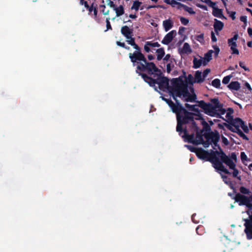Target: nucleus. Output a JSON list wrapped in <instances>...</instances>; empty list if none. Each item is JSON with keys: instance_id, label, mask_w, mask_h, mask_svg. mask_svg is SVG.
I'll return each instance as SVG.
<instances>
[{"instance_id": "obj_1", "label": "nucleus", "mask_w": 252, "mask_h": 252, "mask_svg": "<svg viewBox=\"0 0 252 252\" xmlns=\"http://www.w3.org/2000/svg\"><path fill=\"white\" fill-rule=\"evenodd\" d=\"M142 68L144 69L138 73L139 75L145 82L154 87L155 91L158 92L156 84L158 85V88L161 91H169L171 87L169 85V79L162 75L161 70L154 63H150L145 66H142Z\"/></svg>"}, {"instance_id": "obj_2", "label": "nucleus", "mask_w": 252, "mask_h": 252, "mask_svg": "<svg viewBox=\"0 0 252 252\" xmlns=\"http://www.w3.org/2000/svg\"><path fill=\"white\" fill-rule=\"evenodd\" d=\"M220 151H214L212 150L211 152L205 151L202 148H198L196 152V156L201 159L210 161L216 171L220 174V147L218 145Z\"/></svg>"}, {"instance_id": "obj_3", "label": "nucleus", "mask_w": 252, "mask_h": 252, "mask_svg": "<svg viewBox=\"0 0 252 252\" xmlns=\"http://www.w3.org/2000/svg\"><path fill=\"white\" fill-rule=\"evenodd\" d=\"M235 200L236 202L239 203L240 205H246L250 208L247 211V213L249 216L250 220H245V226L246 227L245 231L249 239L252 238V202L251 200V195L249 196H246L238 193L236 195Z\"/></svg>"}, {"instance_id": "obj_4", "label": "nucleus", "mask_w": 252, "mask_h": 252, "mask_svg": "<svg viewBox=\"0 0 252 252\" xmlns=\"http://www.w3.org/2000/svg\"><path fill=\"white\" fill-rule=\"evenodd\" d=\"M132 46L135 50L132 53H129L128 56L133 65H137L136 72L138 73L144 69L142 68V66H145L151 62H148L145 55L141 52V48L137 44L135 43Z\"/></svg>"}, {"instance_id": "obj_5", "label": "nucleus", "mask_w": 252, "mask_h": 252, "mask_svg": "<svg viewBox=\"0 0 252 252\" xmlns=\"http://www.w3.org/2000/svg\"><path fill=\"white\" fill-rule=\"evenodd\" d=\"M224 126L231 131L237 133L240 136L244 139L248 140L247 136L241 130L240 128L246 133H248L249 131L248 126L245 124L240 118H235L230 124L223 123L221 124V128Z\"/></svg>"}, {"instance_id": "obj_6", "label": "nucleus", "mask_w": 252, "mask_h": 252, "mask_svg": "<svg viewBox=\"0 0 252 252\" xmlns=\"http://www.w3.org/2000/svg\"><path fill=\"white\" fill-rule=\"evenodd\" d=\"M172 86L169 89L170 95L172 96L173 99L175 101V105H182L177 97H181L182 94L183 77L180 76L177 78H174L171 81Z\"/></svg>"}, {"instance_id": "obj_7", "label": "nucleus", "mask_w": 252, "mask_h": 252, "mask_svg": "<svg viewBox=\"0 0 252 252\" xmlns=\"http://www.w3.org/2000/svg\"><path fill=\"white\" fill-rule=\"evenodd\" d=\"M163 101L166 102L168 106L171 108L172 112L176 114L177 121L178 122V128H180V125L182 123L183 118L180 116L182 112L185 113V116L188 117V115H189V112L184 108L182 105H177L170 99L166 98L164 96L160 97Z\"/></svg>"}, {"instance_id": "obj_8", "label": "nucleus", "mask_w": 252, "mask_h": 252, "mask_svg": "<svg viewBox=\"0 0 252 252\" xmlns=\"http://www.w3.org/2000/svg\"><path fill=\"white\" fill-rule=\"evenodd\" d=\"M211 101V103L200 100L198 101V106L203 109L206 114L214 116L216 114L217 109L220 108V105L218 98L212 99ZM219 110L220 111V109H219Z\"/></svg>"}, {"instance_id": "obj_9", "label": "nucleus", "mask_w": 252, "mask_h": 252, "mask_svg": "<svg viewBox=\"0 0 252 252\" xmlns=\"http://www.w3.org/2000/svg\"><path fill=\"white\" fill-rule=\"evenodd\" d=\"M189 113H190V114L188 115V117H187L185 116V113H184V112H182L180 114V116L181 117H182V118H183V120H182V121L181 122L182 123L180 125V128L179 129L178 128V124L177 125V126H176L177 131L179 132H184V129H183L182 126L183 125H185V124H189V123L190 124L189 127L192 130V132H193L192 133H194V132H195V131L199 130V128L197 126L196 123L194 121V117H193L194 114L192 113H191L189 112Z\"/></svg>"}, {"instance_id": "obj_10", "label": "nucleus", "mask_w": 252, "mask_h": 252, "mask_svg": "<svg viewBox=\"0 0 252 252\" xmlns=\"http://www.w3.org/2000/svg\"><path fill=\"white\" fill-rule=\"evenodd\" d=\"M184 133L185 137L187 139L189 143H192L195 145L201 144L203 141V130H197L195 131L196 136H194V133H192L190 134L188 133L187 128L184 129Z\"/></svg>"}, {"instance_id": "obj_11", "label": "nucleus", "mask_w": 252, "mask_h": 252, "mask_svg": "<svg viewBox=\"0 0 252 252\" xmlns=\"http://www.w3.org/2000/svg\"><path fill=\"white\" fill-rule=\"evenodd\" d=\"M186 79L185 80L183 79L182 85V94L184 97H186L185 101L187 102H194L196 99V94L193 93L191 94L188 90V83Z\"/></svg>"}, {"instance_id": "obj_12", "label": "nucleus", "mask_w": 252, "mask_h": 252, "mask_svg": "<svg viewBox=\"0 0 252 252\" xmlns=\"http://www.w3.org/2000/svg\"><path fill=\"white\" fill-rule=\"evenodd\" d=\"M233 113V110L231 108L224 109L221 108V119L224 120L226 124H230L232 121V114Z\"/></svg>"}, {"instance_id": "obj_13", "label": "nucleus", "mask_w": 252, "mask_h": 252, "mask_svg": "<svg viewBox=\"0 0 252 252\" xmlns=\"http://www.w3.org/2000/svg\"><path fill=\"white\" fill-rule=\"evenodd\" d=\"M203 135L206 140H209L212 143H213L215 146L217 145V143L220 138V135L218 132L216 133H214L212 131L204 132Z\"/></svg>"}, {"instance_id": "obj_14", "label": "nucleus", "mask_w": 252, "mask_h": 252, "mask_svg": "<svg viewBox=\"0 0 252 252\" xmlns=\"http://www.w3.org/2000/svg\"><path fill=\"white\" fill-rule=\"evenodd\" d=\"M177 32L175 30H172L165 35L161 41V43L165 45H168L173 40V38L176 35Z\"/></svg>"}, {"instance_id": "obj_15", "label": "nucleus", "mask_w": 252, "mask_h": 252, "mask_svg": "<svg viewBox=\"0 0 252 252\" xmlns=\"http://www.w3.org/2000/svg\"><path fill=\"white\" fill-rule=\"evenodd\" d=\"M221 162L226 164L229 168H234L235 167V164L233 161L228 156H227L221 151Z\"/></svg>"}, {"instance_id": "obj_16", "label": "nucleus", "mask_w": 252, "mask_h": 252, "mask_svg": "<svg viewBox=\"0 0 252 252\" xmlns=\"http://www.w3.org/2000/svg\"><path fill=\"white\" fill-rule=\"evenodd\" d=\"M121 32L126 38H129L132 35L133 30L129 29L127 26H124L121 28Z\"/></svg>"}, {"instance_id": "obj_17", "label": "nucleus", "mask_w": 252, "mask_h": 252, "mask_svg": "<svg viewBox=\"0 0 252 252\" xmlns=\"http://www.w3.org/2000/svg\"><path fill=\"white\" fill-rule=\"evenodd\" d=\"M163 26L165 32L170 30L173 26V22L170 19L165 20L163 21Z\"/></svg>"}, {"instance_id": "obj_18", "label": "nucleus", "mask_w": 252, "mask_h": 252, "mask_svg": "<svg viewBox=\"0 0 252 252\" xmlns=\"http://www.w3.org/2000/svg\"><path fill=\"white\" fill-rule=\"evenodd\" d=\"M213 52L214 51L213 50H210L207 53L205 54L204 57L203 58L204 65H206L211 60Z\"/></svg>"}, {"instance_id": "obj_19", "label": "nucleus", "mask_w": 252, "mask_h": 252, "mask_svg": "<svg viewBox=\"0 0 252 252\" xmlns=\"http://www.w3.org/2000/svg\"><path fill=\"white\" fill-rule=\"evenodd\" d=\"M177 4L179 5L178 8L179 9L183 8L185 10V11L189 12L190 14H194L195 13V12L193 10V9L191 7H189L186 5H185L180 2L177 3Z\"/></svg>"}, {"instance_id": "obj_20", "label": "nucleus", "mask_w": 252, "mask_h": 252, "mask_svg": "<svg viewBox=\"0 0 252 252\" xmlns=\"http://www.w3.org/2000/svg\"><path fill=\"white\" fill-rule=\"evenodd\" d=\"M203 64V60L202 58L199 59L194 57L193 60V67L194 68H199L202 64Z\"/></svg>"}, {"instance_id": "obj_21", "label": "nucleus", "mask_w": 252, "mask_h": 252, "mask_svg": "<svg viewBox=\"0 0 252 252\" xmlns=\"http://www.w3.org/2000/svg\"><path fill=\"white\" fill-rule=\"evenodd\" d=\"M156 53H157V59L158 61H160L165 55V51L163 47L158 49L156 50Z\"/></svg>"}, {"instance_id": "obj_22", "label": "nucleus", "mask_w": 252, "mask_h": 252, "mask_svg": "<svg viewBox=\"0 0 252 252\" xmlns=\"http://www.w3.org/2000/svg\"><path fill=\"white\" fill-rule=\"evenodd\" d=\"M192 50L188 43H185L181 50V53L183 54H189L191 53Z\"/></svg>"}, {"instance_id": "obj_23", "label": "nucleus", "mask_w": 252, "mask_h": 252, "mask_svg": "<svg viewBox=\"0 0 252 252\" xmlns=\"http://www.w3.org/2000/svg\"><path fill=\"white\" fill-rule=\"evenodd\" d=\"M229 46L232 51L233 54H239V51L236 48L237 44L235 41H230L228 40Z\"/></svg>"}, {"instance_id": "obj_24", "label": "nucleus", "mask_w": 252, "mask_h": 252, "mask_svg": "<svg viewBox=\"0 0 252 252\" xmlns=\"http://www.w3.org/2000/svg\"><path fill=\"white\" fill-rule=\"evenodd\" d=\"M114 10L115 11L116 16L117 17L121 16V15H123L125 13L124 7L122 5H120L118 7H115Z\"/></svg>"}, {"instance_id": "obj_25", "label": "nucleus", "mask_w": 252, "mask_h": 252, "mask_svg": "<svg viewBox=\"0 0 252 252\" xmlns=\"http://www.w3.org/2000/svg\"><path fill=\"white\" fill-rule=\"evenodd\" d=\"M194 77L197 83H200L204 81V79L202 78V72L199 70L196 71Z\"/></svg>"}, {"instance_id": "obj_26", "label": "nucleus", "mask_w": 252, "mask_h": 252, "mask_svg": "<svg viewBox=\"0 0 252 252\" xmlns=\"http://www.w3.org/2000/svg\"><path fill=\"white\" fill-rule=\"evenodd\" d=\"M228 87L232 90H238L240 89V84L237 82H232Z\"/></svg>"}, {"instance_id": "obj_27", "label": "nucleus", "mask_w": 252, "mask_h": 252, "mask_svg": "<svg viewBox=\"0 0 252 252\" xmlns=\"http://www.w3.org/2000/svg\"><path fill=\"white\" fill-rule=\"evenodd\" d=\"M215 32L217 34H219V32L220 31V21L216 20V22L214 25Z\"/></svg>"}, {"instance_id": "obj_28", "label": "nucleus", "mask_w": 252, "mask_h": 252, "mask_svg": "<svg viewBox=\"0 0 252 252\" xmlns=\"http://www.w3.org/2000/svg\"><path fill=\"white\" fill-rule=\"evenodd\" d=\"M185 107L189 109L190 111L199 112V109L196 105H190L188 103H186Z\"/></svg>"}, {"instance_id": "obj_29", "label": "nucleus", "mask_w": 252, "mask_h": 252, "mask_svg": "<svg viewBox=\"0 0 252 252\" xmlns=\"http://www.w3.org/2000/svg\"><path fill=\"white\" fill-rule=\"evenodd\" d=\"M202 125H203V129L201 130H203V131H205V132H211L210 131L211 127L206 122L203 121L202 122Z\"/></svg>"}, {"instance_id": "obj_30", "label": "nucleus", "mask_w": 252, "mask_h": 252, "mask_svg": "<svg viewBox=\"0 0 252 252\" xmlns=\"http://www.w3.org/2000/svg\"><path fill=\"white\" fill-rule=\"evenodd\" d=\"M173 60L175 61V60L173 58L171 59L170 60V63H167L166 65V70L168 73L171 72L172 68L174 66L172 62Z\"/></svg>"}, {"instance_id": "obj_31", "label": "nucleus", "mask_w": 252, "mask_h": 252, "mask_svg": "<svg viewBox=\"0 0 252 252\" xmlns=\"http://www.w3.org/2000/svg\"><path fill=\"white\" fill-rule=\"evenodd\" d=\"M142 4V2L139 1H134L133 2V5L131 8V9H134L136 11H138L139 10V7Z\"/></svg>"}, {"instance_id": "obj_32", "label": "nucleus", "mask_w": 252, "mask_h": 252, "mask_svg": "<svg viewBox=\"0 0 252 252\" xmlns=\"http://www.w3.org/2000/svg\"><path fill=\"white\" fill-rule=\"evenodd\" d=\"M196 233L200 235L204 233V228L202 225H199L196 228Z\"/></svg>"}, {"instance_id": "obj_33", "label": "nucleus", "mask_w": 252, "mask_h": 252, "mask_svg": "<svg viewBox=\"0 0 252 252\" xmlns=\"http://www.w3.org/2000/svg\"><path fill=\"white\" fill-rule=\"evenodd\" d=\"M213 8H214L213 11L214 16L218 18H220V9L216 8L214 7Z\"/></svg>"}, {"instance_id": "obj_34", "label": "nucleus", "mask_w": 252, "mask_h": 252, "mask_svg": "<svg viewBox=\"0 0 252 252\" xmlns=\"http://www.w3.org/2000/svg\"><path fill=\"white\" fill-rule=\"evenodd\" d=\"M182 76L183 77V79L184 80H185L186 79H187L186 80H187L188 83L189 82V84L192 85L193 78L191 74H189L188 78H187L185 76Z\"/></svg>"}, {"instance_id": "obj_35", "label": "nucleus", "mask_w": 252, "mask_h": 252, "mask_svg": "<svg viewBox=\"0 0 252 252\" xmlns=\"http://www.w3.org/2000/svg\"><path fill=\"white\" fill-rule=\"evenodd\" d=\"M212 85L217 88H219L220 85V81L219 79H215L212 81Z\"/></svg>"}, {"instance_id": "obj_36", "label": "nucleus", "mask_w": 252, "mask_h": 252, "mask_svg": "<svg viewBox=\"0 0 252 252\" xmlns=\"http://www.w3.org/2000/svg\"><path fill=\"white\" fill-rule=\"evenodd\" d=\"M147 45H149L150 47H159L160 45L158 42H153L152 41H147Z\"/></svg>"}, {"instance_id": "obj_37", "label": "nucleus", "mask_w": 252, "mask_h": 252, "mask_svg": "<svg viewBox=\"0 0 252 252\" xmlns=\"http://www.w3.org/2000/svg\"><path fill=\"white\" fill-rule=\"evenodd\" d=\"M195 39L201 43L204 42V34L201 33L199 35H197L195 37Z\"/></svg>"}, {"instance_id": "obj_38", "label": "nucleus", "mask_w": 252, "mask_h": 252, "mask_svg": "<svg viewBox=\"0 0 252 252\" xmlns=\"http://www.w3.org/2000/svg\"><path fill=\"white\" fill-rule=\"evenodd\" d=\"M132 35L130 36V38H126L127 40H126L127 43L130 45L131 46H133L135 44V39L134 38L132 37Z\"/></svg>"}, {"instance_id": "obj_39", "label": "nucleus", "mask_w": 252, "mask_h": 252, "mask_svg": "<svg viewBox=\"0 0 252 252\" xmlns=\"http://www.w3.org/2000/svg\"><path fill=\"white\" fill-rule=\"evenodd\" d=\"M240 191L241 193L245 194H248L250 193V190L244 187H242L240 188Z\"/></svg>"}, {"instance_id": "obj_40", "label": "nucleus", "mask_w": 252, "mask_h": 252, "mask_svg": "<svg viewBox=\"0 0 252 252\" xmlns=\"http://www.w3.org/2000/svg\"><path fill=\"white\" fill-rule=\"evenodd\" d=\"M180 20L181 23L184 25H187L189 23V19L183 17H181Z\"/></svg>"}, {"instance_id": "obj_41", "label": "nucleus", "mask_w": 252, "mask_h": 252, "mask_svg": "<svg viewBox=\"0 0 252 252\" xmlns=\"http://www.w3.org/2000/svg\"><path fill=\"white\" fill-rule=\"evenodd\" d=\"M230 169H232L233 170V173H232L233 177H237L239 180H240V179H241L240 177H238L239 171L237 169H236L235 168V167L234 168H230Z\"/></svg>"}, {"instance_id": "obj_42", "label": "nucleus", "mask_w": 252, "mask_h": 252, "mask_svg": "<svg viewBox=\"0 0 252 252\" xmlns=\"http://www.w3.org/2000/svg\"><path fill=\"white\" fill-rule=\"evenodd\" d=\"M212 143L206 139V141H203L201 144H202L204 148H208Z\"/></svg>"}, {"instance_id": "obj_43", "label": "nucleus", "mask_w": 252, "mask_h": 252, "mask_svg": "<svg viewBox=\"0 0 252 252\" xmlns=\"http://www.w3.org/2000/svg\"><path fill=\"white\" fill-rule=\"evenodd\" d=\"M212 46H213V48H214V49L215 50V51H214L215 54L216 56H217L218 55L219 52H220V48L216 45H213Z\"/></svg>"}, {"instance_id": "obj_44", "label": "nucleus", "mask_w": 252, "mask_h": 252, "mask_svg": "<svg viewBox=\"0 0 252 252\" xmlns=\"http://www.w3.org/2000/svg\"><path fill=\"white\" fill-rule=\"evenodd\" d=\"M231 77V76L230 75L224 77V78L223 79V80H222L223 83H224L225 84H227L229 82Z\"/></svg>"}, {"instance_id": "obj_45", "label": "nucleus", "mask_w": 252, "mask_h": 252, "mask_svg": "<svg viewBox=\"0 0 252 252\" xmlns=\"http://www.w3.org/2000/svg\"><path fill=\"white\" fill-rule=\"evenodd\" d=\"M210 72V69L209 68H207L205 69L202 73L203 78H204L207 76L208 73Z\"/></svg>"}, {"instance_id": "obj_46", "label": "nucleus", "mask_w": 252, "mask_h": 252, "mask_svg": "<svg viewBox=\"0 0 252 252\" xmlns=\"http://www.w3.org/2000/svg\"><path fill=\"white\" fill-rule=\"evenodd\" d=\"M196 214H193L191 216V220L192 221L195 223H198L199 222V220H197L196 218Z\"/></svg>"}, {"instance_id": "obj_47", "label": "nucleus", "mask_w": 252, "mask_h": 252, "mask_svg": "<svg viewBox=\"0 0 252 252\" xmlns=\"http://www.w3.org/2000/svg\"><path fill=\"white\" fill-rule=\"evenodd\" d=\"M202 1L206 2L212 7L215 5V3L212 2L211 0H203Z\"/></svg>"}, {"instance_id": "obj_48", "label": "nucleus", "mask_w": 252, "mask_h": 252, "mask_svg": "<svg viewBox=\"0 0 252 252\" xmlns=\"http://www.w3.org/2000/svg\"><path fill=\"white\" fill-rule=\"evenodd\" d=\"M107 5H109L110 7L113 8L114 9L115 8L116 5L114 3L113 1L111 0H107Z\"/></svg>"}, {"instance_id": "obj_49", "label": "nucleus", "mask_w": 252, "mask_h": 252, "mask_svg": "<svg viewBox=\"0 0 252 252\" xmlns=\"http://www.w3.org/2000/svg\"><path fill=\"white\" fill-rule=\"evenodd\" d=\"M241 158L243 162L247 160V157L244 152H241Z\"/></svg>"}, {"instance_id": "obj_50", "label": "nucleus", "mask_w": 252, "mask_h": 252, "mask_svg": "<svg viewBox=\"0 0 252 252\" xmlns=\"http://www.w3.org/2000/svg\"><path fill=\"white\" fill-rule=\"evenodd\" d=\"M109 20H110L109 18H107L106 19V27H107V30H112V27H111V26Z\"/></svg>"}, {"instance_id": "obj_51", "label": "nucleus", "mask_w": 252, "mask_h": 252, "mask_svg": "<svg viewBox=\"0 0 252 252\" xmlns=\"http://www.w3.org/2000/svg\"><path fill=\"white\" fill-rule=\"evenodd\" d=\"M188 147L189 149L192 152H194L196 154V152L197 151V150H198V148H196L195 147H193L191 146H188Z\"/></svg>"}, {"instance_id": "obj_52", "label": "nucleus", "mask_w": 252, "mask_h": 252, "mask_svg": "<svg viewBox=\"0 0 252 252\" xmlns=\"http://www.w3.org/2000/svg\"><path fill=\"white\" fill-rule=\"evenodd\" d=\"M144 49L146 53H149L151 51L150 47L149 45H147L146 42H145Z\"/></svg>"}, {"instance_id": "obj_53", "label": "nucleus", "mask_w": 252, "mask_h": 252, "mask_svg": "<svg viewBox=\"0 0 252 252\" xmlns=\"http://www.w3.org/2000/svg\"><path fill=\"white\" fill-rule=\"evenodd\" d=\"M185 29H186L185 28H184L183 27H180L179 28V31H178L179 34L183 35Z\"/></svg>"}, {"instance_id": "obj_54", "label": "nucleus", "mask_w": 252, "mask_h": 252, "mask_svg": "<svg viewBox=\"0 0 252 252\" xmlns=\"http://www.w3.org/2000/svg\"><path fill=\"white\" fill-rule=\"evenodd\" d=\"M165 2L168 4H177L178 2L174 0H165Z\"/></svg>"}, {"instance_id": "obj_55", "label": "nucleus", "mask_w": 252, "mask_h": 252, "mask_svg": "<svg viewBox=\"0 0 252 252\" xmlns=\"http://www.w3.org/2000/svg\"><path fill=\"white\" fill-rule=\"evenodd\" d=\"M221 141L225 145H228V143H229L228 141L227 140V139L226 138H225L223 136H221Z\"/></svg>"}, {"instance_id": "obj_56", "label": "nucleus", "mask_w": 252, "mask_h": 252, "mask_svg": "<svg viewBox=\"0 0 252 252\" xmlns=\"http://www.w3.org/2000/svg\"><path fill=\"white\" fill-rule=\"evenodd\" d=\"M171 59V58L170 55L168 54L166 55L164 57V58H163V61H166V62H167L168 61H170Z\"/></svg>"}, {"instance_id": "obj_57", "label": "nucleus", "mask_w": 252, "mask_h": 252, "mask_svg": "<svg viewBox=\"0 0 252 252\" xmlns=\"http://www.w3.org/2000/svg\"><path fill=\"white\" fill-rule=\"evenodd\" d=\"M211 39L213 42H216L217 40V38L215 35V33L213 31L211 32Z\"/></svg>"}, {"instance_id": "obj_58", "label": "nucleus", "mask_w": 252, "mask_h": 252, "mask_svg": "<svg viewBox=\"0 0 252 252\" xmlns=\"http://www.w3.org/2000/svg\"><path fill=\"white\" fill-rule=\"evenodd\" d=\"M197 6L198 7L201 8H202L203 10H207V7L206 5H203V4H197Z\"/></svg>"}, {"instance_id": "obj_59", "label": "nucleus", "mask_w": 252, "mask_h": 252, "mask_svg": "<svg viewBox=\"0 0 252 252\" xmlns=\"http://www.w3.org/2000/svg\"><path fill=\"white\" fill-rule=\"evenodd\" d=\"M94 3H92V4H91V6H89V8H87V9L89 10V13L91 14L92 12H93V10L94 8Z\"/></svg>"}, {"instance_id": "obj_60", "label": "nucleus", "mask_w": 252, "mask_h": 252, "mask_svg": "<svg viewBox=\"0 0 252 252\" xmlns=\"http://www.w3.org/2000/svg\"><path fill=\"white\" fill-rule=\"evenodd\" d=\"M116 44L118 46L122 47L123 48L125 47V43L124 42H121L120 41H117Z\"/></svg>"}, {"instance_id": "obj_61", "label": "nucleus", "mask_w": 252, "mask_h": 252, "mask_svg": "<svg viewBox=\"0 0 252 252\" xmlns=\"http://www.w3.org/2000/svg\"><path fill=\"white\" fill-rule=\"evenodd\" d=\"M232 160H234L235 161L237 160L236 155L234 153H232L231 155V157L230 158Z\"/></svg>"}, {"instance_id": "obj_62", "label": "nucleus", "mask_w": 252, "mask_h": 252, "mask_svg": "<svg viewBox=\"0 0 252 252\" xmlns=\"http://www.w3.org/2000/svg\"><path fill=\"white\" fill-rule=\"evenodd\" d=\"M238 37V35L235 34L233 38L229 39L228 40H230V41H235L237 39Z\"/></svg>"}, {"instance_id": "obj_63", "label": "nucleus", "mask_w": 252, "mask_h": 252, "mask_svg": "<svg viewBox=\"0 0 252 252\" xmlns=\"http://www.w3.org/2000/svg\"><path fill=\"white\" fill-rule=\"evenodd\" d=\"M235 12H231L229 13V16L232 18L233 20H234L235 19Z\"/></svg>"}, {"instance_id": "obj_64", "label": "nucleus", "mask_w": 252, "mask_h": 252, "mask_svg": "<svg viewBox=\"0 0 252 252\" xmlns=\"http://www.w3.org/2000/svg\"><path fill=\"white\" fill-rule=\"evenodd\" d=\"M147 57L149 61H152L155 59V56L151 54L148 55Z\"/></svg>"}]
</instances>
